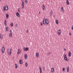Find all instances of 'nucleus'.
Returning a JSON list of instances; mask_svg holds the SVG:
<instances>
[{"mask_svg": "<svg viewBox=\"0 0 73 73\" xmlns=\"http://www.w3.org/2000/svg\"><path fill=\"white\" fill-rule=\"evenodd\" d=\"M43 70L44 71H45V68L44 67L43 68Z\"/></svg>", "mask_w": 73, "mask_h": 73, "instance_id": "obj_34", "label": "nucleus"}, {"mask_svg": "<svg viewBox=\"0 0 73 73\" xmlns=\"http://www.w3.org/2000/svg\"><path fill=\"white\" fill-rule=\"evenodd\" d=\"M64 60H65L66 61H69V60H68V58H67V57H65V58H64Z\"/></svg>", "mask_w": 73, "mask_h": 73, "instance_id": "obj_14", "label": "nucleus"}, {"mask_svg": "<svg viewBox=\"0 0 73 73\" xmlns=\"http://www.w3.org/2000/svg\"><path fill=\"white\" fill-rule=\"evenodd\" d=\"M40 25L41 26H42V22H40Z\"/></svg>", "mask_w": 73, "mask_h": 73, "instance_id": "obj_37", "label": "nucleus"}, {"mask_svg": "<svg viewBox=\"0 0 73 73\" xmlns=\"http://www.w3.org/2000/svg\"><path fill=\"white\" fill-rule=\"evenodd\" d=\"M61 10L62 11V12H64V9L63 8V7H62L61 8Z\"/></svg>", "mask_w": 73, "mask_h": 73, "instance_id": "obj_22", "label": "nucleus"}, {"mask_svg": "<svg viewBox=\"0 0 73 73\" xmlns=\"http://www.w3.org/2000/svg\"><path fill=\"white\" fill-rule=\"evenodd\" d=\"M10 32H11H11H12V31H11V30H10Z\"/></svg>", "mask_w": 73, "mask_h": 73, "instance_id": "obj_47", "label": "nucleus"}, {"mask_svg": "<svg viewBox=\"0 0 73 73\" xmlns=\"http://www.w3.org/2000/svg\"><path fill=\"white\" fill-rule=\"evenodd\" d=\"M13 58H14V57H13Z\"/></svg>", "mask_w": 73, "mask_h": 73, "instance_id": "obj_50", "label": "nucleus"}, {"mask_svg": "<svg viewBox=\"0 0 73 73\" xmlns=\"http://www.w3.org/2000/svg\"><path fill=\"white\" fill-rule=\"evenodd\" d=\"M65 69L64 68H62V70L63 72H65Z\"/></svg>", "mask_w": 73, "mask_h": 73, "instance_id": "obj_29", "label": "nucleus"}, {"mask_svg": "<svg viewBox=\"0 0 73 73\" xmlns=\"http://www.w3.org/2000/svg\"><path fill=\"white\" fill-rule=\"evenodd\" d=\"M8 29H9L8 28L6 27V31H7V32H8V31H9V30H8Z\"/></svg>", "mask_w": 73, "mask_h": 73, "instance_id": "obj_24", "label": "nucleus"}, {"mask_svg": "<svg viewBox=\"0 0 73 73\" xmlns=\"http://www.w3.org/2000/svg\"><path fill=\"white\" fill-rule=\"evenodd\" d=\"M25 2L26 3H28V1H27V0H25Z\"/></svg>", "mask_w": 73, "mask_h": 73, "instance_id": "obj_32", "label": "nucleus"}, {"mask_svg": "<svg viewBox=\"0 0 73 73\" xmlns=\"http://www.w3.org/2000/svg\"><path fill=\"white\" fill-rule=\"evenodd\" d=\"M50 14L51 17H52V15H53V12H52V11H50Z\"/></svg>", "mask_w": 73, "mask_h": 73, "instance_id": "obj_13", "label": "nucleus"}, {"mask_svg": "<svg viewBox=\"0 0 73 73\" xmlns=\"http://www.w3.org/2000/svg\"><path fill=\"white\" fill-rule=\"evenodd\" d=\"M56 24H58V21L57 20H56Z\"/></svg>", "mask_w": 73, "mask_h": 73, "instance_id": "obj_23", "label": "nucleus"}, {"mask_svg": "<svg viewBox=\"0 0 73 73\" xmlns=\"http://www.w3.org/2000/svg\"><path fill=\"white\" fill-rule=\"evenodd\" d=\"M39 69L40 73H42V69H41V67H39Z\"/></svg>", "mask_w": 73, "mask_h": 73, "instance_id": "obj_11", "label": "nucleus"}, {"mask_svg": "<svg viewBox=\"0 0 73 73\" xmlns=\"http://www.w3.org/2000/svg\"><path fill=\"white\" fill-rule=\"evenodd\" d=\"M29 50V48H28V47H26L25 48V47H24L23 48V51H28Z\"/></svg>", "mask_w": 73, "mask_h": 73, "instance_id": "obj_4", "label": "nucleus"}, {"mask_svg": "<svg viewBox=\"0 0 73 73\" xmlns=\"http://www.w3.org/2000/svg\"><path fill=\"white\" fill-rule=\"evenodd\" d=\"M39 14H40V12H39Z\"/></svg>", "mask_w": 73, "mask_h": 73, "instance_id": "obj_48", "label": "nucleus"}, {"mask_svg": "<svg viewBox=\"0 0 73 73\" xmlns=\"http://www.w3.org/2000/svg\"><path fill=\"white\" fill-rule=\"evenodd\" d=\"M9 53L10 54H11V53H12V52L11 51H10Z\"/></svg>", "mask_w": 73, "mask_h": 73, "instance_id": "obj_43", "label": "nucleus"}, {"mask_svg": "<svg viewBox=\"0 0 73 73\" xmlns=\"http://www.w3.org/2000/svg\"><path fill=\"white\" fill-rule=\"evenodd\" d=\"M19 52H21V51L20 50L19 51Z\"/></svg>", "mask_w": 73, "mask_h": 73, "instance_id": "obj_51", "label": "nucleus"}, {"mask_svg": "<svg viewBox=\"0 0 73 73\" xmlns=\"http://www.w3.org/2000/svg\"><path fill=\"white\" fill-rule=\"evenodd\" d=\"M71 52L70 51L69 52H68V56L69 57H70L71 56Z\"/></svg>", "mask_w": 73, "mask_h": 73, "instance_id": "obj_18", "label": "nucleus"}, {"mask_svg": "<svg viewBox=\"0 0 73 73\" xmlns=\"http://www.w3.org/2000/svg\"><path fill=\"white\" fill-rule=\"evenodd\" d=\"M12 51V48L10 49V52H11Z\"/></svg>", "mask_w": 73, "mask_h": 73, "instance_id": "obj_44", "label": "nucleus"}, {"mask_svg": "<svg viewBox=\"0 0 73 73\" xmlns=\"http://www.w3.org/2000/svg\"><path fill=\"white\" fill-rule=\"evenodd\" d=\"M11 27H13V23H12L11 24Z\"/></svg>", "mask_w": 73, "mask_h": 73, "instance_id": "obj_28", "label": "nucleus"}, {"mask_svg": "<svg viewBox=\"0 0 73 73\" xmlns=\"http://www.w3.org/2000/svg\"><path fill=\"white\" fill-rule=\"evenodd\" d=\"M5 23H7V21L6 20L5 21Z\"/></svg>", "mask_w": 73, "mask_h": 73, "instance_id": "obj_40", "label": "nucleus"}, {"mask_svg": "<svg viewBox=\"0 0 73 73\" xmlns=\"http://www.w3.org/2000/svg\"><path fill=\"white\" fill-rule=\"evenodd\" d=\"M55 17V16H54V17Z\"/></svg>", "mask_w": 73, "mask_h": 73, "instance_id": "obj_52", "label": "nucleus"}, {"mask_svg": "<svg viewBox=\"0 0 73 73\" xmlns=\"http://www.w3.org/2000/svg\"><path fill=\"white\" fill-rule=\"evenodd\" d=\"M64 51H66V49L64 48Z\"/></svg>", "mask_w": 73, "mask_h": 73, "instance_id": "obj_45", "label": "nucleus"}, {"mask_svg": "<svg viewBox=\"0 0 73 73\" xmlns=\"http://www.w3.org/2000/svg\"><path fill=\"white\" fill-rule=\"evenodd\" d=\"M64 57L65 58V57H66V54H64Z\"/></svg>", "mask_w": 73, "mask_h": 73, "instance_id": "obj_27", "label": "nucleus"}, {"mask_svg": "<svg viewBox=\"0 0 73 73\" xmlns=\"http://www.w3.org/2000/svg\"><path fill=\"white\" fill-rule=\"evenodd\" d=\"M20 8H18V11L19 12H20Z\"/></svg>", "mask_w": 73, "mask_h": 73, "instance_id": "obj_30", "label": "nucleus"}, {"mask_svg": "<svg viewBox=\"0 0 73 73\" xmlns=\"http://www.w3.org/2000/svg\"><path fill=\"white\" fill-rule=\"evenodd\" d=\"M72 30H73V25H72Z\"/></svg>", "mask_w": 73, "mask_h": 73, "instance_id": "obj_39", "label": "nucleus"}, {"mask_svg": "<svg viewBox=\"0 0 73 73\" xmlns=\"http://www.w3.org/2000/svg\"><path fill=\"white\" fill-rule=\"evenodd\" d=\"M6 19H7V18L9 17V15L8 14H6Z\"/></svg>", "mask_w": 73, "mask_h": 73, "instance_id": "obj_17", "label": "nucleus"}, {"mask_svg": "<svg viewBox=\"0 0 73 73\" xmlns=\"http://www.w3.org/2000/svg\"><path fill=\"white\" fill-rule=\"evenodd\" d=\"M25 65L26 67H27V66H28V63H27V62H26L25 63Z\"/></svg>", "mask_w": 73, "mask_h": 73, "instance_id": "obj_25", "label": "nucleus"}, {"mask_svg": "<svg viewBox=\"0 0 73 73\" xmlns=\"http://www.w3.org/2000/svg\"><path fill=\"white\" fill-rule=\"evenodd\" d=\"M0 1H1V0H0Z\"/></svg>", "mask_w": 73, "mask_h": 73, "instance_id": "obj_53", "label": "nucleus"}, {"mask_svg": "<svg viewBox=\"0 0 73 73\" xmlns=\"http://www.w3.org/2000/svg\"><path fill=\"white\" fill-rule=\"evenodd\" d=\"M4 51H5V48L4 47H3L2 48V53H4Z\"/></svg>", "mask_w": 73, "mask_h": 73, "instance_id": "obj_6", "label": "nucleus"}, {"mask_svg": "<svg viewBox=\"0 0 73 73\" xmlns=\"http://www.w3.org/2000/svg\"><path fill=\"white\" fill-rule=\"evenodd\" d=\"M58 34L59 35H60L61 33V29H60L58 30L57 32Z\"/></svg>", "mask_w": 73, "mask_h": 73, "instance_id": "obj_3", "label": "nucleus"}, {"mask_svg": "<svg viewBox=\"0 0 73 73\" xmlns=\"http://www.w3.org/2000/svg\"><path fill=\"white\" fill-rule=\"evenodd\" d=\"M66 69L67 72H69V66L67 67Z\"/></svg>", "mask_w": 73, "mask_h": 73, "instance_id": "obj_10", "label": "nucleus"}, {"mask_svg": "<svg viewBox=\"0 0 73 73\" xmlns=\"http://www.w3.org/2000/svg\"><path fill=\"white\" fill-rule=\"evenodd\" d=\"M15 27H16V28L18 27V25H17V24H15Z\"/></svg>", "mask_w": 73, "mask_h": 73, "instance_id": "obj_31", "label": "nucleus"}, {"mask_svg": "<svg viewBox=\"0 0 73 73\" xmlns=\"http://www.w3.org/2000/svg\"><path fill=\"white\" fill-rule=\"evenodd\" d=\"M5 25H7V23H4Z\"/></svg>", "mask_w": 73, "mask_h": 73, "instance_id": "obj_42", "label": "nucleus"}, {"mask_svg": "<svg viewBox=\"0 0 73 73\" xmlns=\"http://www.w3.org/2000/svg\"><path fill=\"white\" fill-rule=\"evenodd\" d=\"M27 57H28V56H27V54H25V59H27Z\"/></svg>", "mask_w": 73, "mask_h": 73, "instance_id": "obj_15", "label": "nucleus"}, {"mask_svg": "<svg viewBox=\"0 0 73 73\" xmlns=\"http://www.w3.org/2000/svg\"><path fill=\"white\" fill-rule=\"evenodd\" d=\"M38 55H39V53H38V52H36V57H38Z\"/></svg>", "mask_w": 73, "mask_h": 73, "instance_id": "obj_12", "label": "nucleus"}, {"mask_svg": "<svg viewBox=\"0 0 73 73\" xmlns=\"http://www.w3.org/2000/svg\"><path fill=\"white\" fill-rule=\"evenodd\" d=\"M16 15L17 16H18L19 17H20V14H19V13L18 12H17L16 13Z\"/></svg>", "mask_w": 73, "mask_h": 73, "instance_id": "obj_9", "label": "nucleus"}, {"mask_svg": "<svg viewBox=\"0 0 73 73\" xmlns=\"http://www.w3.org/2000/svg\"><path fill=\"white\" fill-rule=\"evenodd\" d=\"M42 8L43 9V10L44 11L45 10V5H43L42 6Z\"/></svg>", "mask_w": 73, "mask_h": 73, "instance_id": "obj_7", "label": "nucleus"}, {"mask_svg": "<svg viewBox=\"0 0 73 73\" xmlns=\"http://www.w3.org/2000/svg\"><path fill=\"white\" fill-rule=\"evenodd\" d=\"M19 62L20 64H23V61H22V60L21 59L19 61Z\"/></svg>", "mask_w": 73, "mask_h": 73, "instance_id": "obj_8", "label": "nucleus"}, {"mask_svg": "<svg viewBox=\"0 0 73 73\" xmlns=\"http://www.w3.org/2000/svg\"><path fill=\"white\" fill-rule=\"evenodd\" d=\"M0 38H1V39H2L3 37V35L2 34H0Z\"/></svg>", "mask_w": 73, "mask_h": 73, "instance_id": "obj_19", "label": "nucleus"}, {"mask_svg": "<svg viewBox=\"0 0 73 73\" xmlns=\"http://www.w3.org/2000/svg\"><path fill=\"white\" fill-rule=\"evenodd\" d=\"M9 35L10 37H12V34L11 33L9 34Z\"/></svg>", "mask_w": 73, "mask_h": 73, "instance_id": "obj_26", "label": "nucleus"}, {"mask_svg": "<svg viewBox=\"0 0 73 73\" xmlns=\"http://www.w3.org/2000/svg\"><path fill=\"white\" fill-rule=\"evenodd\" d=\"M20 52H17V54H20Z\"/></svg>", "mask_w": 73, "mask_h": 73, "instance_id": "obj_38", "label": "nucleus"}, {"mask_svg": "<svg viewBox=\"0 0 73 73\" xmlns=\"http://www.w3.org/2000/svg\"><path fill=\"white\" fill-rule=\"evenodd\" d=\"M69 35H70V36H72V34L71 33H69Z\"/></svg>", "mask_w": 73, "mask_h": 73, "instance_id": "obj_35", "label": "nucleus"}, {"mask_svg": "<svg viewBox=\"0 0 73 73\" xmlns=\"http://www.w3.org/2000/svg\"><path fill=\"white\" fill-rule=\"evenodd\" d=\"M26 33H28V29H27Z\"/></svg>", "mask_w": 73, "mask_h": 73, "instance_id": "obj_36", "label": "nucleus"}, {"mask_svg": "<svg viewBox=\"0 0 73 73\" xmlns=\"http://www.w3.org/2000/svg\"><path fill=\"white\" fill-rule=\"evenodd\" d=\"M15 66L16 69H17V65L16 64H15Z\"/></svg>", "mask_w": 73, "mask_h": 73, "instance_id": "obj_21", "label": "nucleus"}, {"mask_svg": "<svg viewBox=\"0 0 73 73\" xmlns=\"http://www.w3.org/2000/svg\"><path fill=\"white\" fill-rule=\"evenodd\" d=\"M20 49H18V52H20Z\"/></svg>", "mask_w": 73, "mask_h": 73, "instance_id": "obj_41", "label": "nucleus"}, {"mask_svg": "<svg viewBox=\"0 0 73 73\" xmlns=\"http://www.w3.org/2000/svg\"><path fill=\"white\" fill-rule=\"evenodd\" d=\"M42 23L44 25H45V24L48 25L49 24L48 20L47 19H44L42 21Z\"/></svg>", "mask_w": 73, "mask_h": 73, "instance_id": "obj_1", "label": "nucleus"}, {"mask_svg": "<svg viewBox=\"0 0 73 73\" xmlns=\"http://www.w3.org/2000/svg\"><path fill=\"white\" fill-rule=\"evenodd\" d=\"M9 55H10V56H11V54H10V53H9Z\"/></svg>", "mask_w": 73, "mask_h": 73, "instance_id": "obj_49", "label": "nucleus"}, {"mask_svg": "<svg viewBox=\"0 0 73 73\" xmlns=\"http://www.w3.org/2000/svg\"><path fill=\"white\" fill-rule=\"evenodd\" d=\"M51 71L53 73V72H54V68H52L51 69Z\"/></svg>", "mask_w": 73, "mask_h": 73, "instance_id": "obj_16", "label": "nucleus"}, {"mask_svg": "<svg viewBox=\"0 0 73 73\" xmlns=\"http://www.w3.org/2000/svg\"><path fill=\"white\" fill-rule=\"evenodd\" d=\"M9 50V49H7V52H8V51Z\"/></svg>", "mask_w": 73, "mask_h": 73, "instance_id": "obj_46", "label": "nucleus"}, {"mask_svg": "<svg viewBox=\"0 0 73 73\" xmlns=\"http://www.w3.org/2000/svg\"><path fill=\"white\" fill-rule=\"evenodd\" d=\"M47 54H48V55H49H49H50V52H48L47 53Z\"/></svg>", "mask_w": 73, "mask_h": 73, "instance_id": "obj_33", "label": "nucleus"}, {"mask_svg": "<svg viewBox=\"0 0 73 73\" xmlns=\"http://www.w3.org/2000/svg\"><path fill=\"white\" fill-rule=\"evenodd\" d=\"M24 7V2L23 1L22 3V8L23 9Z\"/></svg>", "mask_w": 73, "mask_h": 73, "instance_id": "obj_5", "label": "nucleus"}, {"mask_svg": "<svg viewBox=\"0 0 73 73\" xmlns=\"http://www.w3.org/2000/svg\"><path fill=\"white\" fill-rule=\"evenodd\" d=\"M3 11H8V7L7 6H4L3 8Z\"/></svg>", "mask_w": 73, "mask_h": 73, "instance_id": "obj_2", "label": "nucleus"}, {"mask_svg": "<svg viewBox=\"0 0 73 73\" xmlns=\"http://www.w3.org/2000/svg\"><path fill=\"white\" fill-rule=\"evenodd\" d=\"M66 3H67V5H69V1H68V0H66Z\"/></svg>", "mask_w": 73, "mask_h": 73, "instance_id": "obj_20", "label": "nucleus"}]
</instances>
